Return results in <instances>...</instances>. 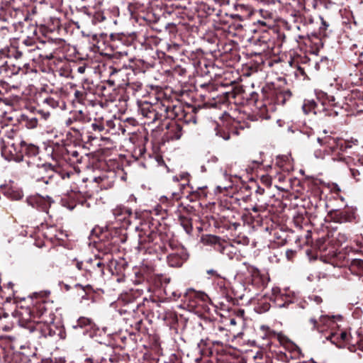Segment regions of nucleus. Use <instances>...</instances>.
<instances>
[{
    "instance_id": "f257e3e1",
    "label": "nucleus",
    "mask_w": 363,
    "mask_h": 363,
    "mask_svg": "<svg viewBox=\"0 0 363 363\" xmlns=\"http://www.w3.org/2000/svg\"><path fill=\"white\" fill-rule=\"evenodd\" d=\"M323 132L325 135L318 138V142L321 146L325 147V150L328 154L332 153L334 155V157L332 158L334 161H341L343 159L341 156L342 153L348 148H351L353 144L356 145L357 143V140L350 141L328 135V132L325 130Z\"/></svg>"
},
{
    "instance_id": "f03ea898",
    "label": "nucleus",
    "mask_w": 363,
    "mask_h": 363,
    "mask_svg": "<svg viewBox=\"0 0 363 363\" xmlns=\"http://www.w3.org/2000/svg\"><path fill=\"white\" fill-rule=\"evenodd\" d=\"M59 48L58 40L49 39L46 41L38 42L33 48H27L25 53L33 61H39L42 59L50 60L54 57V54Z\"/></svg>"
},
{
    "instance_id": "7ed1b4c3",
    "label": "nucleus",
    "mask_w": 363,
    "mask_h": 363,
    "mask_svg": "<svg viewBox=\"0 0 363 363\" xmlns=\"http://www.w3.org/2000/svg\"><path fill=\"white\" fill-rule=\"evenodd\" d=\"M32 177L37 182H43L45 184H52L55 177L60 175L55 172L50 164H43L34 167L30 172Z\"/></svg>"
},
{
    "instance_id": "20e7f679",
    "label": "nucleus",
    "mask_w": 363,
    "mask_h": 363,
    "mask_svg": "<svg viewBox=\"0 0 363 363\" xmlns=\"http://www.w3.org/2000/svg\"><path fill=\"white\" fill-rule=\"evenodd\" d=\"M332 219L335 223H344L352 222L355 218L354 211L350 208L336 210L331 213Z\"/></svg>"
},
{
    "instance_id": "39448f33",
    "label": "nucleus",
    "mask_w": 363,
    "mask_h": 363,
    "mask_svg": "<svg viewBox=\"0 0 363 363\" xmlns=\"http://www.w3.org/2000/svg\"><path fill=\"white\" fill-rule=\"evenodd\" d=\"M140 230L138 237L140 243H149L153 242L157 236V233L154 229L150 228L148 223L147 224L142 225L140 227L137 228Z\"/></svg>"
},
{
    "instance_id": "423d86ee",
    "label": "nucleus",
    "mask_w": 363,
    "mask_h": 363,
    "mask_svg": "<svg viewBox=\"0 0 363 363\" xmlns=\"http://www.w3.org/2000/svg\"><path fill=\"white\" fill-rule=\"evenodd\" d=\"M274 301L277 307H287L292 303L291 298L285 293H281L280 289L277 288L273 289Z\"/></svg>"
},
{
    "instance_id": "0eeeda50",
    "label": "nucleus",
    "mask_w": 363,
    "mask_h": 363,
    "mask_svg": "<svg viewBox=\"0 0 363 363\" xmlns=\"http://www.w3.org/2000/svg\"><path fill=\"white\" fill-rule=\"evenodd\" d=\"M186 257L184 255H182L179 252H174L169 254L167 257V261L169 266L172 267H179L182 265Z\"/></svg>"
},
{
    "instance_id": "6e6552de",
    "label": "nucleus",
    "mask_w": 363,
    "mask_h": 363,
    "mask_svg": "<svg viewBox=\"0 0 363 363\" xmlns=\"http://www.w3.org/2000/svg\"><path fill=\"white\" fill-rule=\"evenodd\" d=\"M86 264L91 269V273L95 272L101 275L104 274V264L97 257L86 261Z\"/></svg>"
},
{
    "instance_id": "1a4fd4ad",
    "label": "nucleus",
    "mask_w": 363,
    "mask_h": 363,
    "mask_svg": "<svg viewBox=\"0 0 363 363\" xmlns=\"http://www.w3.org/2000/svg\"><path fill=\"white\" fill-rule=\"evenodd\" d=\"M132 213V211L130 208H126L123 206H116L113 209V215L115 218L118 219L119 220H123L126 219L128 216H130Z\"/></svg>"
},
{
    "instance_id": "9d476101",
    "label": "nucleus",
    "mask_w": 363,
    "mask_h": 363,
    "mask_svg": "<svg viewBox=\"0 0 363 363\" xmlns=\"http://www.w3.org/2000/svg\"><path fill=\"white\" fill-rule=\"evenodd\" d=\"M291 96V93L289 90L279 91L275 93V103L280 105H284Z\"/></svg>"
},
{
    "instance_id": "9b49d317",
    "label": "nucleus",
    "mask_w": 363,
    "mask_h": 363,
    "mask_svg": "<svg viewBox=\"0 0 363 363\" xmlns=\"http://www.w3.org/2000/svg\"><path fill=\"white\" fill-rule=\"evenodd\" d=\"M350 269L352 273L356 274L357 275H362L363 274V259H352L350 263Z\"/></svg>"
},
{
    "instance_id": "f8f14e48",
    "label": "nucleus",
    "mask_w": 363,
    "mask_h": 363,
    "mask_svg": "<svg viewBox=\"0 0 363 363\" xmlns=\"http://www.w3.org/2000/svg\"><path fill=\"white\" fill-rule=\"evenodd\" d=\"M359 162L360 165L350 168L351 174L357 182L363 181V161L359 160Z\"/></svg>"
},
{
    "instance_id": "ddd939ff",
    "label": "nucleus",
    "mask_w": 363,
    "mask_h": 363,
    "mask_svg": "<svg viewBox=\"0 0 363 363\" xmlns=\"http://www.w3.org/2000/svg\"><path fill=\"white\" fill-rule=\"evenodd\" d=\"M335 319L337 320H341L342 316L341 315H337V316H329V315H323L319 319L320 324H322L323 325H326L328 327H333V325L335 323Z\"/></svg>"
},
{
    "instance_id": "4468645a",
    "label": "nucleus",
    "mask_w": 363,
    "mask_h": 363,
    "mask_svg": "<svg viewBox=\"0 0 363 363\" xmlns=\"http://www.w3.org/2000/svg\"><path fill=\"white\" fill-rule=\"evenodd\" d=\"M340 338L343 342H347V344L351 345V342H354V337H352L351 335L348 334L347 332H341L340 334H332V337L330 339L335 337Z\"/></svg>"
},
{
    "instance_id": "2eb2a0df",
    "label": "nucleus",
    "mask_w": 363,
    "mask_h": 363,
    "mask_svg": "<svg viewBox=\"0 0 363 363\" xmlns=\"http://www.w3.org/2000/svg\"><path fill=\"white\" fill-rule=\"evenodd\" d=\"M73 262L74 263L75 267L78 270H84L86 274L89 275L91 274V269L89 264H86V262L84 264L83 262L78 261L77 259L73 260Z\"/></svg>"
},
{
    "instance_id": "dca6fc26",
    "label": "nucleus",
    "mask_w": 363,
    "mask_h": 363,
    "mask_svg": "<svg viewBox=\"0 0 363 363\" xmlns=\"http://www.w3.org/2000/svg\"><path fill=\"white\" fill-rule=\"evenodd\" d=\"M180 221L181 224L183 226L184 230L188 233L190 234L193 230V227L191 225V223L189 219L180 217Z\"/></svg>"
},
{
    "instance_id": "f3484780",
    "label": "nucleus",
    "mask_w": 363,
    "mask_h": 363,
    "mask_svg": "<svg viewBox=\"0 0 363 363\" xmlns=\"http://www.w3.org/2000/svg\"><path fill=\"white\" fill-rule=\"evenodd\" d=\"M171 131L173 133V135H170L172 140H179L181 138L182 133V127L179 125H175L172 127Z\"/></svg>"
},
{
    "instance_id": "a211bd4d",
    "label": "nucleus",
    "mask_w": 363,
    "mask_h": 363,
    "mask_svg": "<svg viewBox=\"0 0 363 363\" xmlns=\"http://www.w3.org/2000/svg\"><path fill=\"white\" fill-rule=\"evenodd\" d=\"M25 50H26V49L22 48V50H21V51L13 50H9V55L13 56V57L16 60L21 58L23 55H25L27 58L30 59L28 57V55L25 53Z\"/></svg>"
},
{
    "instance_id": "6ab92c4d",
    "label": "nucleus",
    "mask_w": 363,
    "mask_h": 363,
    "mask_svg": "<svg viewBox=\"0 0 363 363\" xmlns=\"http://www.w3.org/2000/svg\"><path fill=\"white\" fill-rule=\"evenodd\" d=\"M8 67L11 69L12 74H22V69L23 68H21V66L18 64H12L9 65L8 62H6Z\"/></svg>"
},
{
    "instance_id": "aec40b11",
    "label": "nucleus",
    "mask_w": 363,
    "mask_h": 363,
    "mask_svg": "<svg viewBox=\"0 0 363 363\" xmlns=\"http://www.w3.org/2000/svg\"><path fill=\"white\" fill-rule=\"evenodd\" d=\"M35 200L37 203L40 202L41 200H44L45 203H45L44 206L42 207L43 209L47 208L48 205L50 206L53 202V200L49 196H46L45 197L38 196L35 199Z\"/></svg>"
},
{
    "instance_id": "412c9836",
    "label": "nucleus",
    "mask_w": 363,
    "mask_h": 363,
    "mask_svg": "<svg viewBox=\"0 0 363 363\" xmlns=\"http://www.w3.org/2000/svg\"><path fill=\"white\" fill-rule=\"evenodd\" d=\"M316 104L314 101H308L303 105V110L306 113H308L315 109Z\"/></svg>"
},
{
    "instance_id": "4be33fe9",
    "label": "nucleus",
    "mask_w": 363,
    "mask_h": 363,
    "mask_svg": "<svg viewBox=\"0 0 363 363\" xmlns=\"http://www.w3.org/2000/svg\"><path fill=\"white\" fill-rule=\"evenodd\" d=\"M351 345L352 346L357 345L359 350H363V335H357L356 337H354V342H351Z\"/></svg>"
},
{
    "instance_id": "5701e85b",
    "label": "nucleus",
    "mask_w": 363,
    "mask_h": 363,
    "mask_svg": "<svg viewBox=\"0 0 363 363\" xmlns=\"http://www.w3.org/2000/svg\"><path fill=\"white\" fill-rule=\"evenodd\" d=\"M7 152L11 154V158H15V156L17 155V151L16 148L12 145L11 147L6 146L2 150V154L6 155Z\"/></svg>"
},
{
    "instance_id": "b1692460",
    "label": "nucleus",
    "mask_w": 363,
    "mask_h": 363,
    "mask_svg": "<svg viewBox=\"0 0 363 363\" xmlns=\"http://www.w3.org/2000/svg\"><path fill=\"white\" fill-rule=\"evenodd\" d=\"M23 45H25V48L23 49L28 48H33L34 46H36L37 43H35L32 39H26L23 42Z\"/></svg>"
},
{
    "instance_id": "393cba45",
    "label": "nucleus",
    "mask_w": 363,
    "mask_h": 363,
    "mask_svg": "<svg viewBox=\"0 0 363 363\" xmlns=\"http://www.w3.org/2000/svg\"><path fill=\"white\" fill-rule=\"evenodd\" d=\"M308 299L311 301H313L315 302V303L317 304H319L322 302V298L320 296H318V295H315V294H312V295H310L308 296Z\"/></svg>"
},
{
    "instance_id": "a878e982",
    "label": "nucleus",
    "mask_w": 363,
    "mask_h": 363,
    "mask_svg": "<svg viewBox=\"0 0 363 363\" xmlns=\"http://www.w3.org/2000/svg\"><path fill=\"white\" fill-rule=\"evenodd\" d=\"M90 320L86 318H81L78 320V325L80 327H83L84 325H89L90 324Z\"/></svg>"
},
{
    "instance_id": "bb28decb",
    "label": "nucleus",
    "mask_w": 363,
    "mask_h": 363,
    "mask_svg": "<svg viewBox=\"0 0 363 363\" xmlns=\"http://www.w3.org/2000/svg\"><path fill=\"white\" fill-rule=\"evenodd\" d=\"M92 128L95 131H102L104 130V126L101 124L92 123Z\"/></svg>"
},
{
    "instance_id": "cd10ccee",
    "label": "nucleus",
    "mask_w": 363,
    "mask_h": 363,
    "mask_svg": "<svg viewBox=\"0 0 363 363\" xmlns=\"http://www.w3.org/2000/svg\"><path fill=\"white\" fill-rule=\"evenodd\" d=\"M21 68H23V69H22V74H27L30 69L33 71V69L30 68V65L28 63H24L23 66H21Z\"/></svg>"
},
{
    "instance_id": "c85d7f7f",
    "label": "nucleus",
    "mask_w": 363,
    "mask_h": 363,
    "mask_svg": "<svg viewBox=\"0 0 363 363\" xmlns=\"http://www.w3.org/2000/svg\"><path fill=\"white\" fill-rule=\"evenodd\" d=\"M337 239L340 242H344L347 240V237L344 233H338Z\"/></svg>"
},
{
    "instance_id": "c756f323",
    "label": "nucleus",
    "mask_w": 363,
    "mask_h": 363,
    "mask_svg": "<svg viewBox=\"0 0 363 363\" xmlns=\"http://www.w3.org/2000/svg\"><path fill=\"white\" fill-rule=\"evenodd\" d=\"M310 323L313 325V329H318L319 328L320 323H318V321L315 318H311L310 319Z\"/></svg>"
},
{
    "instance_id": "7c9ffc66",
    "label": "nucleus",
    "mask_w": 363,
    "mask_h": 363,
    "mask_svg": "<svg viewBox=\"0 0 363 363\" xmlns=\"http://www.w3.org/2000/svg\"><path fill=\"white\" fill-rule=\"evenodd\" d=\"M189 174L188 172H182L179 177L180 180H186L189 181Z\"/></svg>"
},
{
    "instance_id": "2f4dec72",
    "label": "nucleus",
    "mask_w": 363,
    "mask_h": 363,
    "mask_svg": "<svg viewBox=\"0 0 363 363\" xmlns=\"http://www.w3.org/2000/svg\"><path fill=\"white\" fill-rule=\"evenodd\" d=\"M44 103L47 104L48 105H51L52 106H54L55 105V101L52 98H47V99H45L44 100Z\"/></svg>"
},
{
    "instance_id": "473e14b6",
    "label": "nucleus",
    "mask_w": 363,
    "mask_h": 363,
    "mask_svg": "<svg viewBox=\"0 0 363 363\" xmlns=\"http://www.w3.org/2000/svg\"><path fill=\"white\" fill-rule=\"evenodd\" d=\"M207 274H210V275H212V276H214V277H221L220 275L218 274V272L216 270H213V269L207 270Z\"/></svg>"
},
{
    "instance_id": "72a5a7b5",
    "label": "nucleus",
    "mask_w": 363,
    "mask_h": 363,
    "mask_svg": "<svg viewBox=\"0 0 363 363\" xmlns=\"http://www.w3.org/2000/svg\"><path fill=\"white\" fill-rule=\"evenodd\" d=\"M172 199L179 200L180 199V195L179 192H172L171 195Z\"/></svg>"
},
{
    "instance_id": "f704fd0d",
    "label": "nucleus",
    "mask_w": 363,
    "mask_h": 363,
    "mask_svg": "<svg viewBox=\"0 0 363 363\" xmlns=\"http://www.w3.org/2000/svg\"><path fill=\"white\" fill-rule=\"evenodd\" d=\"M321 22H322V26L320 27V29L324 28L325 30L327 29L328 27V24L324 21L323 18H321Z\"/></svg>"
},
{
    "instance_id": "c9c22d12",
    "label": "nucleus",
    "mask_w": 363,
    "mask_h": 363,
    "mask_svg": "<svg viewBox=\"0 0 363 363\" xmlns=\"http://www.w3.org/2000/svg\"><path fill=\"white\" fill-rule=\"evenodd\" d=\"M37 123H38V121L35 118H33L31 121H30V128H34L37 125Z\"/></svg>"
},
{
    "instance_id": "e433bc0d",
    "label": "nucleus",
    "mask_w": 363,
    "mask_h": 363,
    "mask_svg": "<svg viewBox=\"0 0 363 363\" xmlns=\"http://www.w3.org/2000/svg\"><path fill=\"white\" fill-rule=\"evenodd\" d=\"M86 67L84 66H80L77 68V72L80 74L84 73Z\"/></svg>"
},
{
    "instance_id": "4c0bfd02",
    "label": "nucleus",
    "mask_w": 363,
    "mask_h": 363,
    "mask_svg": "<svg viewBox=\"0 0 363 363\" xmlns=\"http://www.w3.org/2000/svg\"><path fill=\"white\" fill-rule=\"evenodd\" d=\"M82 363H93V361L91 358H86Z\"/></svg>"
},
{
    "instance_id": "58836bf2",
    "label": "nucleus",
    "mask_w": 363,
    "mask_h": 363,
    "mask_svg": "<svg viewBox=\"0 0 363 363\" xmlns=\"http://www.w3.org/2000/svg\"><path fill=\"white\" fill-rule=\"evenodd\" d=\"M277 164H278V165H279L281 168H282L284 170H286V171H288V170H289V169H287V168H284V167L283 164H281V162H280V161H279V160H278V161H277Z\"/></svg>"
},
{
    "instance_id": "ea45409f",
    "label": "nucleus",
    "mask_w": 363,
    "mask_h": 363,
    "mask_svg": "<svg viewBox=\"0 0 363 363\" xmlns=\"http://www.w3.org/2000/svg\"><path fill=\"white\" fill-rule=\"evenodd\" d=\"M142 113H143V114L145 117H147V108H146V107H144V108H142Z\"/></svg>"
},
{
    "instance_id": "a19ab883",
    "label": "nucleus",
    "mask_w": 363,
    "mask_h": 363,
    "mask_svg": "<svg viewBox=\"0 0 363 363\" xmlns=\"http://www.w3.org/2000/svg\"><path fill=\"white\" fill-rule=\"evenodd\" d=\"M173 180H174V182H178L179 181H180L179 175L174 176V177H173Z\"/></svg>"
},
{
    "instance_id": "79ce46f5",
    "label": "nucleus",
    "mask_w": 363,
    "mask_h": 363,
    "mask_svg": "<svg viewBox=\"0 0 363 363\" xmlns=\"http://www.w3.org/2000/svg\"><path fill=\"white\" fill-rule=\"evenodd\" d=\"M303 363H317L313 359L303 362Z\"/></svg>"
},
{
    "instance_id": "37998d69",
    "label": "nucleus",
    "mask_w": 363,
    "mask_h": 363,
    "mask_svg": "<svg viewBox=\"0 0 363 363\" xmlns=\"http://www.w3.org/2000/svg\"><path fill=\"white\" fill-rule=\"evenodd\" d=\"M189 183L182 184V185H181V187H180V189H181V190H182V189H184L186 187V186H189Z\"/></svg>"
},
{
    "instance_id": "c03bdc74",
    "label": "nucleus",
    "mask_w": 363,
    "mask_h": 363,
    "mask_svg": "<svg viewBox=\"0 0 363 363\" xmlns=\"http://www.w3.org/2000/svg\"><path fill=\"white\" fill-rule=\"evenodd\" d=\"M252 211H253L254 212H257V211H258V208H257V207H256V206H255V207H253V208H252Z\"/></svg>"
},
{
    "instance_id": "a18cd8bd",
    "label": "nucleus",
    "mask_w": 363,
    "mask_h": 363,
    "mask_svg": "<svg viewBox=\"0 0 363 363\" xmlns=\"http://www.w3.org/2000/svg\"><path fill=\"white\" fill-rule=\"evenodd\" d=\"M230 323L233 324V325H235V320L234 319H232L230 320Z\"/></svg>"
},
{
    "instance_id": "49530a36",
    "label": "nucleus",
    "mask_w": 363,
    "mask_h": 363,
    "mask_svg": "<svg viewBox=\"0 0 363 363\" xmlns=\"http://www.w3.org/2000/svg\"><path fill=\"white\" fill-rule=\"evenodd\" d=\"M228 248V247H224L223 248V251H225Z\"/></svg>"
},
{
    "instance_id": "de8ad7c7",
    "label": "nucleus",
    "mask_w": 363,
    "mask_h": 363,
    "mask_svg": "<svg viewBox=\"0 0 363 363\" xmlns=\"http://www.w3.org/2000/svg\"><path fill=\"white\" fill-rule=\"evenodd\" d=\"M76 286H80L82 287V286L80 284H76Z\"/></svg>"
}]
</instances>
